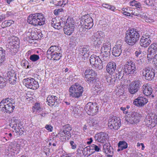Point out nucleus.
<instances>
[{
    "mask_svg": "<svg viewBox=\"0 0 157 157\" xmlns=\"http://www.w3.org/2000/svg\"><path fill=\"white\" fill-rule=\"evenodd\" d=\"M147 99L144 97H138L133 101V104L137 106L142 107L148 102Z\"/></svg>",
    "mask_w": 157,
    "mask_h": 157,
    "instance_id": "5701e85b",
    "label": "nucleus"
},
{
    "mask_svg": "<svg viewBox=\"0 0 157 157\" xmlns=\"http://www.w3.org/2000/svg\"><path fill=\"white\" fill-rule=\"evenodd\" d=\"M123 73L121 72H118L116 74V78L119 79L122 78L123 76Z\"/></svg>",
    "mask_w": 157,
    "mask_h": 157,
    "instance_id": "6e6d98bb",
    "label": "nucleus"
},
{
    "mask_svg": "<svg viewBox=\"0 0 157 157\" xmlns=\"http://www.w3.org/2000/svg\"><path fill=\"white\" fill-rule=\"evenodd\" d=\"M19 146L18 144H17L16 141H13L10 144V150L12 149L13 151H10V152L13 151V153H14L16 150L17 149H18L19 147Z\"/></svg>",
    "mask_w": 157,
    "mask_h": 157,
    "instance_id": "ea45409f",
    "label": "nucleus"
},
{
    "mask_svg": "<svg viewBox=\"0 0 157 157\" xmlns=\"http://www.w3.org/2000/svg\"><path fill=\"white\" fill-rule=\"evenodd\" d=\"M109 146H110L108 145L107 144H104L103 146V151L105 152V150H107L109 148L108 147Z\"/></svg>",
    "mask_w": 157,
    "mask_h": 157,
    "instance_id": "69168bd1",
    "label": "nucleus"
},
{
    "mask_svg": "<svg viewBox=\"0 0 157 157\" xmlns=\"http://www.w3.org/2000/svg\"><path fill=\"white\" fill-rule=\"evenodd\" d=\"M63 11V10L62 8L56 9L54 10L53 13L56 15H58L60 13Z\"/></svg>",
    "mask_w": 157,
    "mask_h": 157,
    "instance_id": "5fc2aeb1",
    "label": "nucleus"
},
{
    "mask_svg": "<svg viewBox=\"0 0 157 157\" xmlns=\"http://www.w3.org/2000/svg\"><path fill=\"white\" fill-rule=\"evenodd\" d=\"M155 70L147 67L143 70V75L147 80H151L155 76Z\"/></svg>",
    "mask_w": 157,
    "mask_h": 157,
    "instance_id": "dca6fc26",
    "label": "nucleus"
},
{
    "mask_svg": "<svg viewBox=\"0 0 157 157\" xmlns=\"http://www.w3.org/2000/svg\"><path fill=\"white\" fill-rule=\"evenodd\" d=\"M141 85V82L139 80H135L129 85L128 89L129 93L134 94L138 91Z\"/></svg>",
    "mask_w": 157,
    "mask_h": 157,
    "instance_id": "f3484780",
    "label": "nucleus"
},
{
    "mask_svg": "<svg viewBox=\"0 0 157 157\" xmlns=\"http://www.w3.org/2000/svg\"><path fill=\"white\" fill-rule=\"evenodd\" d=\"M11 122L13 124L12 128L13 132H15L17 135H21L23 133V126L22 125L17 123V117H13L11 119Z\"/></svg>",
    "mask_w": 157,
    "mask_h": 157,
    "instance_id": "9b49d317",
    "label": "nucleus"
},
{
    "mask_svg": "<svg viewBox=\"0 0 157 157\" xmlns=\"http://www.w3.org/2000/svg\"><path fill=\"white\" fill-rule=\"evenodd\" d=\"M85 80L88 83H91L95 79L96 74L92 69H87L85 72Z\"/></svg>",
    "mask_w": 157,
    "mask_h": 157,
    "instance_id": "aec40b11",
    "label": "nucleus"
},
{
    "mask_svg": "<svg viewBox=\"0 0 157 157\" xmlns=\"http://www.w3.org/2000/svg\"><path fill=\"white\" fill-rule=\"evenodd\" d=\"M11 44H10V51L12 54L14 55L17 52V49L19 48V41L18 38L13 36L11 37Z\"/></svg>",
    "mask_w": 157,
    "mask_h": 157,
    "instance_id": "6ab92c4d",
    "label": "nucleus"
},
{
    "mask_svg": "<svg viewBox=\"0 0 157 157\" xmlns=\"http://www.w3.org/2000/svg\"><path fill=\"white\" fill-rule=\"evenodd\" d=\"M63 27L65 34L69 36L71 35L73 33L75 29L74 21L73 18H68Z\"/></svg>",
    "mask_w": 157,
    "mask_h": 157,
    "instance_id": "39448f33",
    "label": "nucleus"
},
{
    "mask_svg": "<svg viewBox=\"0 0 157 157\" xmlns=\"http://www.w3.org/2000/svg\"><path fill=\"white\" fill-rule=\"evenodd\" d=\"M27 21L29 24L35 26L41 25L45 23V18L41 13H34L29 16Z\"/></svg>",
    "mask_w": 157,
    "mask_h": 157,
    "instance_id": "f03ea898",
    "label": "nucleus"
},
{
    "mask_svg": "<svg viewBox=\"0 0 157 157\" xmlns=\"http://www.w3.org/2000/svg\"><path fill=\"white\" fill-rule=\"evenodd\" d=\"M148 16V14L147 13L141 12L140 13L139 16V17H141L144 20L147 16Z\"/></svg>",
    "mask_w": 157,
    "mask_h": 157,
    "instance_id": "13d9d810",
    "label": "nucleus"
},
{
    "mask_svg": "<svg viewBox=\"0 0 157 157\" xmlns=\"http://www.w3.org/2000/svg\"><path fill=\"white\" fill-rule=\"evenodd\" d=\"M45 128L49 132H52L53 129V127L50 124H47L45 125Z\"/></svg>",
    "mask_w": 157,
    "mask_h": 157,
    "instance_id": "bf43d9fd",
    "label": "nucleus"
},
{
    "mask_svg": "<svg viewBox=\"0 0 157 157\" xmlns=\"http://www.w3.org/2000/svg\"><path fill=\"white\" fill-rule=\"evenodd\" d=\"M90 48L88 46H85L80 48L79 49L80 53L84 57H87L89 55Z\"/></svg>",
    "mask_w": 157,
    "mask_h": 157,
    "instance_id": "2f4dec72",
    "label": "nucleus"
},
{
    "mask_svg": "<svg viewBox=\"0 0 157 157\" xmlns=\"http://www.w3.org/2000/svg\"><path fill=\"white\" fill-rule=\"evenodd\" d=\"M151 43V41L149 38V36L143 35L141 37L140 44V45L144 47H147Z\"/></svg>",
    "mask_w": 157,
    "mask_h": 157,
    "instance_id": "393cba45",
    "label": "nucleus"
},
{
    "mask_svg": "<svg viewBox=\"0 0 157 157\" xmlns=\"http://www.w3.org/2000/svg\"><path fill=\"white\" fill-rule=\"evenodd\" d=\"M116 69V65L113 62H110L109 63L106 67L107 72L110 75L113 74Z\"/></svg>",
    "mask_w": 157,
    "mask_h": 157,
    "instance_id": "a878e982",
    "label": "nucleus"
},
{
    "mask_svg": "<svg viewBox=\"0 0 157 157\" xmlns=\"http://www.w3.org/2000/svg\"><path fill=\"white\" fill-rule=\"evenodd\" d=\"M70 144L71 146V148L72 149H74L76 148V144L74 143L73 141H71L70 142Z\"/></svg>",
    "mask_w": 157,
    "mask_h": 157,
    "instance_id": "680f3d73",
    "label": "nucleus"
},
{
    "mask_svg": "<svg viewBox=\"0 0 157 157\" xmlns=\"http://www.w3.org/2000/svg\"><path fill=\"white\" fill-rule=\"evenodd\" d=\"M141 117V115L137 112H134L128 114L125 117L126 121L129 123L133 124L138 122Z\"/></svg>",
    "mask_w": 157,
    "mask_h": 157,
    "instance_id": "ddd939ff",
    "label": "nucleus"
},
{
    "mask_svg": "<svg viewBox=\"0 0 157 157\" xmlns=\"http://www.w3.org/2000/svg\"><path fill=\"white\" fill-rule=\"evenodd\" d=\"M94 90L95 93L100 94L103 93L104 87L101 84H96L94 87Z\"/></svg>",
    "mask_w": 157,
    "mask_h": 157,
    "instance_id": "473e14b6",
    "label": "nucleus"
},
{
    "mask_svg": "<svg viewBox=\"0 0 157 157\" xmlns=\"http://www.w3.org/2000/svg\"><path fill=\"white\" fill-rule=\"evenodd\" d=\"M91 151V153H94L95 151L99 152L100 150V146H98L94 144H93L89 147Z\"/></svg>",
    "mask_w": 157,
    "mask_h": 157,
    "instance_id": "58836bf2",
    "label": "nucleus"
},
{
    "mask_svg": "<svg viewBox=\"0 0 157 157\" xmlns=\"http://www.w3.org/2000/svg\"><path fill=\"white\" fill-rule=\"evenodd\" d=\"M98 108L96 103L89 102L86 105L85 109L88 115L93 116L96 115L98 112Z\"/></svg>",
    "mask_w": 157,
    "mask_h": 157,
    "instance_id": "423d86ee",
    "label": "nucleus"
},
{
    "mask_svg": "<svg viewBox=\"0 0 157 157\" xmlns=\"http://www.w3.org/2000/svg\"><path fill=\"white\" fill-rule=\"evenodd\" d=\"M118 146L119 148L117 151H119L126 148L128 147V145L125 141H120L118 144Z\"/></svg>",
    "mask_w": 157,
    "mask_h": 157,
    "instance_id": "4c0bfd02",
    "label": "nucleus"
},
{
    "mask_svg": "<svg viewBox=\"0 0 157 157\" xmlns=\"http://www.w3.org/2000/svg\"><path fill=\"white\" fill-rule=\"evenodd\" d=\"M110 43L104 44L101 48V54H106L107 56H109L110 52Z\"/></svg>",
    "mask_w": 157,
    "mask_h": 157,
    "instance_id": "bb28decb",
    "label": "nucleus"
},
{
    "mask_svg": "<svg viewBox=\"0 0 157 157\" xmlns=\"http://www.w3.org/2000/svg\"><path fill=\"white\" fill-rule=\"evenodd\" d=\"M58 99V97L53 95H49L47 98V103L49 106H52L55 105Z\"/></svg>",
    "mask_w": 157,
    "mask_h": 157,
    "instance_id": "7c9ffc66",
    "label": "nucleus"
},
{
    "mask_svg": "<svg viewBox=\"0 0 157 157\" xmlns=\"http://www.w3.org/2000/svg\"><path fill=\"white\" fill-rule=\"evenodd\" d=\"M136 68L135 64L132 61H128L124 65V71L127 74H133L136 71Z\"/></svg>",
    "mask_w": 157,
    "mask_h": 157,
    "instance_id": "a211bd4d",
    "label": "nucleus"
},
{
    "mask_svg": "<svg viewBox=\"0 0 157 157\" xmlns=\"http://www.w3.org/2000/svg\"><path fill=\"white\" fill-rule=\"evenodd\" d=\"M39 59V56L36 54H33L31 55L29 57L30 59L33 62H35Z\"/></svg>",
    "mask_w": 157,
    "mask_h": 157,
    "instance_id": "c03bdc74",
    "label": "nucleus"
},
{
    "mask_svg": "<svg viewBox=\"0 0 157 157\" xmlns=\"http://www.w3.org/2000/svg\"><path fill=\"white\" fill-rule=\"evenodd\" d=\"M132 10L133 11H132V13L131 16H132V15H133L139 17V16L140 13L138 11L137 9L133 8Z\"/></svg>",
    "mask_w": 157,
    "mask_h": 157,
    "instance_id": "09e8293b",
    "label": "nucleus"
},
{
    "mask_svg": "<svg viewBox=\"0 0 157 157\" xmlns=\"http://www.w3.org/2000/svg\"><path fill=\"white\" fill-rule=\"evenodd\" d=\"M86 28V26H85L84 25L81 24L80 27L79 28V31L81 32H84L85 31H86V29H89Z\"/></svg>",
    "mask_w": 157,
    "mask_h": 157,
    "instance_id": "3c124183",
    "label": "nucleus"
},
{
    "mask_svg": "<svg viewBox=\"0 0 157 157\" xmlns=\"http://www.w3.org/2000/svg\"><path fill=\"white\" fill-rule=\"evenodd\" d=\"M56 20L55 18L53 19L51 22V25L52 27L56 29H59L62 27H63L65 24V22L59 21L56 22Z\"/></svg>",
    "mask_w": 157,
    "mask_h": 157,
    "instance_id": "c756f323",
    "label": "nucleus"
},
{
    "mask_svg": "<svg viewBox=\"0 0 157 157\" xmlns=\"http://www.w3.org/2000/svg\"><path fill=\"white\" fill-rule=\"evenodd\" d=\"M153 61L155 62V60H156V62L154 63L155 67L156 69H157V54L154 56L153 58Z\"/></svg>",
    "mask_w": 157,
    "mask_h": 157,
    "instance_id": "e2e57ef3",
    "label": "nucleus"
},
{
    "mask_svg": "<svg viewBox=\"0 0 157 157\" xmlns=\"http://www.w3.org/2000/svg\"><path fill=\"white\" fill-rule=\"evenodd\" d=\"M93 20L88 15H84L80 21V24L84 25L88 29H90L93 25Z\"/></svg>",
    "mask_w": 157,
    "mask_h": 157,
    "instance_id": "2eb2a0df",
    "label": "nucleus"
},
{
    "mask_svg": "<svg viewBox=\"0 0 157 157\" xmlns=\"http://www.w3.org/2000/svg\"><path fill=\"white\" fill-rule=\"evenodd\" d=\"M121 125L120 119L119 117H113L109 119L108 126L110 129L117 130Z\"/></svg>",
    "mask_w": 157,
    "mask_h": 157,
    "instance_id": "9d476101",
    "label": "nucleus"
},
{
    "mask_svg": "<svg viewBox=\"0 0 157 157\" xmlns=\"http://www.w3.org/2000/svg\"><path fill=\"white\" fill-rule=\"evenodd\" d=\"M21 66L25 68H29L28 63L27 61L25 60L22 61L21 63Z\"/></svg>",
    "mask_w": 157,
    "mask_h": 157,
    "instance_id": "864d4df0",
    "label": "nucleus"
},
{
    "mask_svg": "<svg viewBox=\"0 0 157 157\" xmlns=\"http://www.w3.org/2000/svg\"><path fill=\"white\" fill-rule=\"evenodd\" d=\"M120 42H118L116 45L113 48L112 53L113 55L115 56H119L121 54L122 52L121 44Z\"/></svg>",
    "mask_w": 157,
    "mask_h": 157,
    "instance_id": "b1692460",
    "label": "nucleus"
},
{
    "mask_svg": "<svg viewBox=\"0 0 157 157\" xmlns=\"http://www.w3.org/2000/svg\"><path fill=\"white\" fill-rule=\"evenodd\" d=\"M147 58L149 61L152 60L154 57L153 55L157 51V45L155 44H151L148 48Z\"/></svg>",
    "mask_w": 157,
    "mask_h": 157,
    "instance_id": "4be33fe9",
    "label": "nucleus"
},
{
    "mask_svg": "<svg viewBox=\"0 0 157 157\" xmlns=\"http://www.w3.org/2000/svg\"><path fill=\"white\" fill-rule=\"evenodd\" d=\"M6 85V81L4 80L3 78L0 76V87L1 88L4 87Z\"/></svg>",
    "mask_w": 157,
    "mask_h": 157,
    "instance_id": "de8ad7c7",
    "label": "nucleus"
},
{
    "mask_svg": "<svg viewBox=\"0 0 157 157\" xmlns=\"http://www.w3.org/2000/svg\"><path fill=\"white\" fill-rule=\"evenodd\" d=\"M143 93L146 96H150L152 93V90L150 85H144L142 86Z\"/></svg>",
    "mask_w": 157,
    "mask_h": 157,
    "instance_id": "c85d7f7f",
    "label": "nucleus"
},
{
    "mask_svg": "<svg viewBox=\"0 0 157 157\" xmlns=\"http://www.w3.org/2000/svg\"><path fill=\"white\" fill-rule=\"evenodd\" d=\"M9 98H8L5 100H2L1 102V104H4V107L3 109V111L6 112V113H10L9 110L10 108V101H9Z\"/></svg>",
    "mask_w": 157,
    "mask_h": 157,
    "instance_id": "cd10ccee",
    "label": "nucleus"
},
{
    "mask_svg": "<svg viewBox=\"0 0 157 157\" xmlns=\"http://www.w3.org/2000/svg\"><path fill=\"white\" fill-rule=\"evenodd\" d=\"M68 1L67 0H62L58 2L56 4L57 6H60L63 7L67 3Z\"/></svg>",
    "mask_w": 157,
    "mask_h": 157,
    "instance_id": "49530a36",
    "label": "nucleus"
},
{
    "mask_svg": "<svg viewBox=\"0 0 157 157\" xmlns=\"http://www.w3.org/2000/svg\"><path fill=\"white\" fill-rule=\"evenodd\" d=\"M92 125L96 127L98 126L99 123V121L98 120H93L92 121Z\"/></svg>",
    "mask_w": 157,
    "mask_h": 157,
    "instance_id": "052dcab7",
    "label": "nucleus"
},
{
    "mask_svg": "<svg viewBox=\"0 0 157 157\" xmlns=\"http://www.w3.org/2000/svg\"><path fill=\"white\" fill-rule=\"evenodd\" d=\"M133 8L129 7L127 8H123L122 10L123 11L122 13L124 15L128 16H131V13H132Z\"/></svg>",
    "mask_w": 157,
    "mask_h": 157,
    "instance_id": "f704fd0d",
    "label": "nucleus"
},
{
    "mask_svg": "<svg viewBox=\"0 0 157 157\" xmlns=\"http://www.w3.org/2000/svg\"><path fill=\"white\" fill-rule=\"evenodd\" d=\"M116 94L117 97L122 95L124 93V88L122 86H119L115 89Z\"/></svg>",
    "mask_w": 157,
    "mask_h": 157,
    "instance_id": "c9c22d12",
    "label": "nucleus"
},
{
    "mask_svg": "<svg viewBox=\"0 0 157 157\" xmlns=\"http://www.w3.org/2000/svg\"><path fill=\"white\" fill-rule=\"evenodd\" d=\"M31 36L33 40H36L37 38V33H35L34 31H32L31 33Z\"/></svg>",
    "mask_w": 157,
    "mask_h": 157,
    "instance_id": "4d7b16f0",
    "label": "nucleus"
},
{
    "mask_svg": "<svg viewBox=\"0 0 157 157\" xmlns=\"http://www.w3.org/2000/svg\"><path fill=\"white\" fill-rule=\"evenodd\" d=\"M105 36L103 32L101 31H98L92 36L91 42L94 45H100L101 44Z\"/></svg>",
    "mask_w": 157,
    "mask_h": 157,
    "instance_id": "6e6552de",
    "label": "nucleus"
},
{
    "mask_svg": "<svg viewBox=\"0 0 157 157\" xmlns=\"http://www.w3.org/2000/svg\"><path fill=\"white\" fill-rule=\"evenodd\" d=\"M155 0H146L144 2L147 6H153Z\"/></svg>",
    "mask_w": 157,
    "mask_h": 157,
    "instance_id": "a18cd8bd",
    "label": "nucleus"
},
{
    "mask_svg": "<svg viewBox=\"0 0 157 157\" xmlns=\"http://www.w3.org/2000/svg\"><path fill=\"white\" fill-rule=\"evenodd\" d=\"M145 121L147 125L153 127L157 124V116L155 114L149 113L146 116Z\"/></svg>",
    "mask_w": 157,
    "mask_h": 157,
    "instance_id": "4468645a",
    "label": "nucleus"
},
{
    "mask_svg": "<svg viewBox=\"0 0 157 157\" xmlns=\"http://www.w3.org/2000/svg\"><path fill=\"white\" fill-rule=\"evenodd\" d=\"M90 63L92 65H93L96 69L100 70L103 68L101 59L99 56L95 55L91 56L90 59Z\"/></svg>",
    "mask_w": 157,
    "mask_h": 157,
    "instance_id": "f8f14e48",
    "label": "nucleus"
},
{
    "mask_svg": "<svg viewBox=\"0 0 157 157\" xmlns=\"http://www.w3.org/2000/svg\"><path fill=\"white\" fill-rule=\"evenodd\" d=\"M102 56L101 59L102 64V63H105L109 60V56L106 55V54H101Z\"/></svg>",
    "mask_w": 157,
    "mask_h": 157,
    "instance_id": "37998d69",
    "label": "nucleus"
},
{
    "mask_svg": "<svg viewBox=\"0 0 157 157\" xmlns=\"http://www.w3.org/2000/svg\"><path fill=\"white\" fill-rule=\"evenodd\" d=\"M109 146H110L108 145L107 144H104L103 146V151L105 152V150H107L109 148L108 147Z\"/></svg>",
    "mask_w": 157,
    "mask_h": 157,
    "instance_id": "338daca9",
    "label": "nucleus"
},
{
    "mask_svg": "<svg viewBox=\"0 0 157 157\" xmlns=\"http://www.w3.org/2000/svg\"><path fill=\"white\" fill-rule=\"evenodd\" d=\"M83 91V87L78 83H75L70 87L69 95L70 97L78 99L82 96Z\"/></svg>",
    "mask_w": 157,
    "mask_h": 157,
    "instance_id": "7ed1b4c3",
    "label": "nucleus"
},
{
    "mask_svg": "<svg viewBox=\"0 0 157 157\" xmlns=\"http://www.w3.org/2000/svg\"><path fill=\"white\" fill-rule=\"evenodd\" d=\"M60 48L56 46H51L47 52V54L51 57L53 60H59L62 56V51Z\"/></svg>",
    "mask_w": 157,
    "mask_h": 157,
    "instance_id": "20e7f679",
    "label": "nucleus"
},
{
    "mask_svg": "<svg viewBox=\"0 0 157 157\" xmlns=\"http://www.w3.org/2000/svg\"><path fill=\"white\" fill-rule=\"evenodd\" d=\"M33 109V112H36L39 113L43 110V109L40 107V104L39 103H36L34 106Z\"/></svg>",
    "mask_w": 157,
    "mask_h": 157,
    "instance_id": "79ce46f5",
    "label": "nucleus"
},
{
    "mask_svg": "<svg viewBox=\"0 0 157 157\" xmlns=\"http://www.w3.org/2000/svg\"><path fill=\"white\" fill-rule=\"evenodd\" d=\"M144 20L147 22L150 23L154 21V20L152 17H150L149 16H147Z\"/></svg>",
    "mask_w": 157,
    "mask_h": 157,
    "instance_id": "8fccbe9b",
    "label": "nucleus"
},
{
    "mask_svg": "<svg viewBox=\"0 0 157 157\" xmlns=\"http://www.w3.org/2000/svg\"><path fill=\"white\" fill-rule=\"evenodd\" d=\"M23 84L28 88L36 90L39 87L38 83L33 78H27L23 80Z\"/></svg>",
    "mask_w": 157,
    "mask_h": 157,
    "instance_id": "1a4fd4ad",
    "label": "nucleus"
},
{
    "mask_svg": "<svg viewBox=\"0 0 157 157\" xmlns=\"http://www.w3.org/2000/svg\"><path fill=\"white\" fill-rule=\"evenodd\" d=\"M72 128L70 125L67 124L63 127V129L61 130L58 134L59 136L60 137V139L63 141L66 140V138L68 139L71 137V134L70 132Z\"/></svg>",
    "mask_w": 157,
    "mask_h": 157,
    "instance_id": "0eeeda50",
    "label": "nucleus"
},
{
    "mask_svg": "<svg viewBox=\"0 0 157 157\" xmlns=\"http://www.w3.org/2000/svg\"><path fill=\"white\" fill-rule=\"evenodd\" d=\"M108 147V149L107 150H105L104 152L107 154H113V151L112 147L110 146L109 147Z\"/></svg>",
    "mask_w": 157,
    "mask_h": 157,
    "instance_id": "603ef678",
    "label": "nucleus"
},
{
    "mask_svg": "<svg viewBox=\"0 0 157 157\" xmlns=\"http://www.w3.org/2000/svg\"><path fill=\"white\" fill-rule=\"evenodd\" d=\"M109 138L108 134L103 132L98 133L94 136L95 140L98 142L101 143L105 142Z\"/></svg>",
    "mask_w": 157,
    "mask_h": 157,
    "instance_id": "412c9836",
    "label": "nucleus"
},
{
    "mask_svg": "<svg viewBox=\"0 0 157 157\" xmlns=\"http://www.w3.org/2000/svg\"><path fill=\"white\" fill-rule=\"evenodd\" d=\"M140 37V33L137 29H132L126 31L124 40L129 45H133L138 40Z\"/></svg>",
    "mask_w": 157,
    "mask_h": 157,
    "instance_id": "f257e3e1",
    "label": "nucleus"
},
{
    "mask_svg": "<svg viewBox=\"0 0 157 157\" xmlns=\"http://www.w3.org/2000/svg\"><path fill=\"white\" fill-rule=\"evenodd\" d=\"M5 56H0V66L5 60Z\"/></svg>",
    "mask_w": 157,
    "mask_h": 157,
    "instance_id": "774afa93",
    "label": "nucleus"
},
{
    "mask_svg": "<svg viewBox=\"0 0 157 157\" xmlns=\"http://www.w3.org/2000/svg\"><path fill=\"white\" fill-rule=\"evenodd\" d=\"M89 147H87L84 148L82 151V153L85 156L88 157L90 156L92 153Z\"/></svg>",
    "mask_w": 157,
    "mask_h": 157,
    "instance_id": "a19ab883",
    "label": "nucleus"
},
{
    "mask_svg": "<svg viewBox=\"0 0 157 157\" xmlns=\"http://www.w3.org/2000/svg\"><path fill=\"white\" fill-rule=\"evenodd\" d=\"M121 110L123 111L124 113L126 114L128 113V111L126 110V109L125 107H121L120 108Z\"/></svg>",
    "mask_w": 157,
    "mask_h": 157,
    "instance_id": "0e129e2a",
    "label": "nucleus"
},
{
    "mask_svg": "<svg viewBox=\"0 0 157 157\" xmlns=\"http://www.w3.org/2000/svg\"><path fill=\"white\" fill-rule=\"evenodd\" d=\"M105 78L107 82L106 83L108 85L113 84L114 83L115 79V77L114 76H112L110 75H109L106 76Z\"/></svg>",
    "mask_w": 157,
    "mask_h": 157,
    "instance_id": "72a5a7b5",
    "label": "nucleus"
},
{
    "mask_svg": "<svg viewBox=\"0 0 157 157\" xmlns=\"http://www.w3.org/2000/svg\"><path fill=\"white\" fill-rule=\"evenodd\" d=\"M17 79L16 75L14 70H12L10 71V82L13 85L16 83Z\"/></svg>",
    "mask_w": 157,
    "mask_h": 157,
    "instance_id": "e433bc0d",
    "label": "nucleus"
}]
</instances>
